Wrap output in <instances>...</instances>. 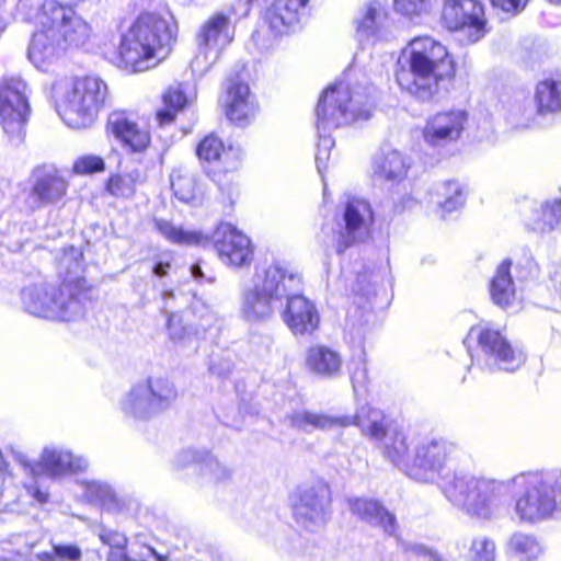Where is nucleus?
<instances>
[{
	"label": "nucleus",
	"instance_id": "nucleus-60",
	"mask_svg": "<svg viewBox=\"0 0 561 561\" xmlns=\"http://www.w3.org/2000/svg\"><path fill=\"white\" fill-rule=\"evenodd\" d=\"M194 459H195V454L193 451H190V450L184 451L178 458V466L185 467L188 461L194 460Z\"/></svg>",
	"mask_w": 561,
	"mask_h": 561
},
{
	"label": "nucleus",
	"instance_id": "nucleus-44",
	"mask_svg": "<svg viewBox=\"0 0 561 561\" xmlns=\"http://www.w3.org/2000/svg\"><path fill=\"white\" fill-rule=\"evenodd\" d=\"M537 113V108L530 105L516 103L508 111L507 122L514 128H527L534 123Z\"/></svg>",
	"mask_w": 561,
	"mask_h": 561
},
{
	"label": "nucleus",
	"instance_id": "nucleus-2",
	"mask_svg": "<svg viewBox=\"0 0 561 561\" xmlns=\"http://www.w3.org/2000/svg\"><path fill=\"white\" fill-rule=\"evenodd\" d=\"M82 252L70 247L60 259V284L37 283L21 291L23 308L30 314L49 320L72 321L83 316L82 295L87 289Z\"/></svg>",
	"mask_w": 561,
	"mask_h": 561
},
{
	"label": "nucleus",
	"instance_id": "nucleus-15",
	"mask_svg": "<svg viewBox=\"0 0 561 561\" xmlns=\"http://www.w3.org/2000/svg\"><path fill=\"white\" fill-rule=\"evenodd\" d=\"M440 21L465 44H474L486 34L483 5L478 0H445Z\"/></svg>",
	"mask_w": 561,
	"mask_h": 561
},
{
	"label": "nucleus",
	"instance_id": "nucleus-1",
	"mask_svg": "<svg viewBox=\"0 0 561 561\" xmlns=\"http://www.w3.org/2000/svg\"><path fill=\"white\" fill-rule=\"evenodd\" d=\"M512 486L519 490L514 510L522 522L535 524L561 512V470L530 471L507 480L456 473L443 491L466 514L489 519L504 507Z\"/></svg>",
	"mask_w": 561,
	"mask_h": 561
},
{
	"label": "nucleus",
	"instance_id": "nucleus-54",
	"mask_svg": "<svg viewBox=\"0 0 561 561\" xmlns=\"http://www.w3.org/2000/svg\"><path fill=\"white\" fill-rule=\"evenodd\" d=\"M490 2L505 12L517 13L526 7L528 0H490Z\"/></svg>",
	"mask_w": 561,
	"mask_h": 561
},
{
	"label": "nucleus",
	"instance_id": "nucleus-52",
	"mask_svg": "<svg viewBox=\"0 0 561 561\" xmlns=\"http://www.w3.org/2000/svg\"><path fill=\"white\" fill-rule=\"evenodd\" d=\"M168 333L173 342H181L187 335V330L183 324V318L179 313L168 316Z\"/></svg>",
	"mask_w": 561,
	"mask_h": 561
},
{
	"label": "nucleus",
	"instance_id": "nucleus-43",
	"mask_svg": "<svg viewBox=\"0 0 561 561\" xmlns=\"http://www.w3.org/2000/svg\"><path fill=\"white\" fill-rule=\"evenodd\" d=\"M468 561H495L496 546L493 539L486 536H477L472 539L467 553Z\"/></svg>",
	"mask_w": 561,
	"mask_h": 561
},
{
	"label": "nucleus",
	"instance_id": "nucleus-47",
	"mask_svg": "<svg viewBox=\"0 0 561 561\" xmlns=\"http://www.w3.org/2000/svg\"><path fill=\"white\" fill-rule=\"evenodd\" d=\"M331 130H318L319 141L317 145L316 164L318 172L322 174L330 159L331 149L334 147V139L330 135Z\"/></svg>",
	"mask_w": 561,
	"mask_h": 561
},
{
	"label": "nucleus",
	"instance_id": "nucleus-25",
	"mask_svg": "<svg viewBox=\"0 0 561 561\" xmlns=\"http://www.w3.org/2000/svg\"><path fill=\"white\" fill-rule=\"evenodd\" d=\"M224 105L227 117L240 126L247 125L257 108L249 85L242 82H231L228 85Z\"/></svg>",
	"mask_w": 561,
	"mask_h": 561
},
{
	"label": "nucleus",
	"instance_id": "nucleus-61",
	"mask_svg": "<svg viewBox=\"0 0 561 561\" xmlns=\"http://www.w3.org/2000/svg\"><path fill=\"white\" fill-rule=\"evenodd\" d=\"M254 0H239L238 2V11L240 15H248L250 11V7Z\"/></svg>",
	"mask_w": 561,
	"mask_h": 561
},
{
	"label": "nucleus",
	"instance_id": "nucleus-7",
	"mask_svg": "<svg viewBox=\"0 0 561 561\" xmlns=\"http://www.w3.org/2000/svg\"><path fill=\"white\" fill-rule=\"evenodd\" d=\"M371 100L366 91L340 81L328 87L317 105V130H332L357 119H368Z\"/></svg>",
	"mask_w": 561,
	"mask_h": 561
},
{
	"label": "nucleus",
	"instance_id": "nucleus-31",
	"mask_svg": "<svg viewBox=\"0 0 561 561\" xmlns=\"http://www.w3.org/2000/svg\"><path fill=\"white\" fill-rule=\"evenodd\" d=\"M408 159L396 149L378 152L371 163L373 178L379 181L400 182L408 173Z\"/></svg>",
	"mask_w": 561,
	"mask_h": 561
},
{
	"label": "nucleus",
	"instance_id": "nucleus-29",
	"mask_svg": "<svg viewBox=\"0 0 561 561\" xmlns=\"http://www.w3.org/2000/svg\"><path fill=\"white\" fill-rule=\"evenodd\" d=\"M354 515L363 520L380 527L385 534L397 537V519L378 501L368 499H352L348 501Z\"/></svg>",
	"mask_w": 561,
	"mask_h": 561
},
{
	"label": "nucleus",
	"instance_id": "nucleus-38",
	"mask_svg": "<svg viewBox=\"0 0 561 561\" xmlns=\"http://www.w3.org/2000/svg\"><path fill=\"white\" fill-rule=\"evenodd\" d=\"M171 187L174 195L183 202H192L197 197L198 186L195 176L186 169L179 168L171 174Z\"/></svg>",
	"mask_w": 561,
	"mask_h": 561
},
{
	"label": "nucleus",
	"instance_id": "nucleus-57",
	"mask_svg": "<svg viewBox=\"0 0 561 561\" xmlns=\"http://www.w3.org/2000/svg\"><path fill=\"white\" fill-rule=\"evenodd\" d=\"M26 489H27L28 494L32 497H34L37 502H39V503L47 502V500H48V493L47 492L41 491L35 485H28Z\"/></svg>",
	"mask_w": 561,
	"mask_h": 561
},
{
	"label": "nucleus",
	"instance_id": "nucleus-30",
	"mask_svg": "<svg viewBox=\"0 0 561 561\" xmlns=\"http://www.w3.org/2000/svg\"><path fill=\"white\" fill-rule=\"evenodd\" d=\"M309 0H276L264 13V22L275 37L286 34L298 21L299 10Z\"/></svg>",
	"mask_w": 561,
	"mask_h": 561
},
{
	"label": "nucleus",
	"instance_id": "nucleus-41",
	"mask_svg": "<svg viewBox=\"0 0 561 561\" xmlns=\"http://www.w3.org/2000/svg\"><path fill=\"white\" fill-rule=\"evenodd\" d=\"M507 547L512 553L527 561L537 559L542 551L535 537L523 533L513 534Z\"/></svg>",
	"mask_w": 561,
	"mask_h": 561
},
{
	"label": "nucleus",
	"instance_id": "nucleus-5",
	"mask_svg": "<svg viewBox=\"0 0 561 561\" xmlns=\"http://www.w3.org/2000/svg\"><path fill=\"white\" fill-rule=\"evenodd\" d=\"M301 275L282 262L256 266L251 284L240 296V316L250 323L268 320L283 305L290 290H300Z\"/></svg>",
	"mask_w": 561,
	"mask_h": 561
},
{
	"label": "nucleus",
	"instance_id": "nucleus-62",
	"mask_svg": "<svg viewBox=\"0 0 561 561\" xmlns=\"http://www.w3.org/2000/svg\"><path fill=\"white\" fill-rule=\"evenodd\" d=\"M0 473L2 476H11L10 466L5 461L1 450H0Z\"/></svg>",
	"mask_w": 561,
	"mask_h": 561
},
{
	"label": "nucleus",
	"instance_id": "nucleus-11",
	"mask_svg": "<svg viewBox=\"0 0 561 561\" xmlns=\"http://www.w3.org/2000/svg\"><path fill=\"white\" fill-rule=\"evenodd\" d=\"M36 23L42 27H50L64 48L82 47L91 38L90 24L79 16L71 7L56 0H46L36 15Z\"/></svg>",
	"mask_w": 561,
	"mask_h": 561
},
{
	"label": "nucleus",
	"instance_id": "nucleus-9",
	"mask_svg": "<svg viewBox=\"0 0 561 561\" xmlns=\"http://www.w3.org/2000/svg\"><path fill=\"white\" fill-rule=\"evenodd\" d=\"M463 343L469 351L477 344L480 353H471L470 356L472 365H477L481 370L499 367L514 371L525 362L524 354L514 350L502 333L486 322L471 327Z\"/></svg>",
	"mask_w": 561,
	"mask_h": 561
},
{
	"label": "nucleus",
	"instance_id": "nucleus-37",
	"mask_svg": "<svg viewBox=\"0 0 561 561\" xmlns=\"http://www.w3.org/2000/svg\"><path fill=\"white\" fill-rule=\"evenodd\" d=\"M434 203L438 206L442 216L458 209L463 204L462 188L459 183L448 181L437 186Z\"/></svg>",
	"mask_w": 561,
	"mask_h": 561
},
{
	"label": "nucleus",
	"instance_id": "nucleus-13",
	"mask_svg": "<svg viewBox=\"0 0 561 561\" xmlns=\"http://www.w3.org/2000/svg\"><path fill=\"white\" fill-rule=\"evenodd\" d=\"M13 458L24 468L25 472L33 478L42 474L58 479L67 474L84 471L89 462L80 455L59 446H46L39 454L37 461L28 460L27 456L20 449L8 446Z\"/></svg>",
	"mask_w": 561,
	"mask_h": 561
},
{
	"label": "nucleus",
	"instance_id": "nucleus-26",
	"mask_svg": "<svg viewBox=\"0 0 561 561\" xmlns=\"http://www.w3.org/2000/svg\"><path fill=\"white\" fill-rule=\"evenodd\" d=\"M388 20V13L378 0L365 2L356 18V36L360 43L375 42L382 34Z\"/></svg>",
	"mask_w": 561,
	"mask_h": 561
},
{
	"label": "nucleus",
	"instance_id": "nucleus-39",
	"mask_svg": "<svg viewBox=\"0 0 561 561\" xmlns=\"http://www.w3.org/2000/svg\"><path fill=\"white\" fill-rule=\"evenodd\" d=\"M561 224V199L553 198L541 204L540 216L531 226L539 232H550Z\"/></svg>",
	"mask_w": 561,
	"mask_h": 561
},
{
	"label": "nucleus",
	"instance_id": "nucleus-58",
	"mask_svg": "<svg viewBox=\"0 0 561 561\" xmlns=\"http://www.w3.org/2000/svg\"><path fill=\"white\" fill-rule=\"evenodd\" d=\"M130 558L127 556L125 549L111 550L107 556V561H129Z\"/></svg>",
	"mask_w": 561,
	"mask_h": 561
},
{
	"label": "nucleus",
	"instance_id": "nucleus-63",
	"mask_svg": "<svg viewBox=\"0 0 561 561\" xmlns=\"http://www.w3.org/2000/svg\"><path fill=\"white\" fill-rule=\"evenodd\" d=\"M36 558L39 560V561H55L56 560V554H55V549L53 550V552H39L36 554Z\"/></svg>",
	"mask_w": 561,
	"mask_h": 561
},
{
	"label": "nucleus",
	"instance_id": "nucleus-45",
	"mask_svg": "<svg viewBox=\"0 0 561 561\" xmlns=\"http://www.w3.org/2000/svg\"><path fill=\"white\" fill-rule=\"evenodd\" d=\"M220 53L215 48L210 49L204 45H198V50L191 61V69L193 73L203 76L208 71L211 65L216 61Z\"/></svg>",
	"mask_w": 561,
	"mask_h": 561
},
{
	"label": "nucleus",
	"instance_id": "nucleus-59",
	"mask_svg": "<svg viewBox=\"0 0 561 561\" xmlns=\"http://www.w3.org/2000/svg\"><path fill=\"white\" fill-rule=\"evenodd\" d=\"M170 270V263L168 262H159L153 267V274L163 277L168 274V271Z\"/></svg>",
	"mask_w": 561,
	"mask_h": 561
},
{
	"label": "nucleus",
	"instance_id": "nucleus-35",
	"mask_svg": "<svg viewBox=\"0 0 561 561\" xmlns=\"http://www.w3.org/2000/svg\"><path fill=\"white\" fill-rule=\"evenodd\" d=\"M382 453L387 459L407 473V466L412 462L411 443L403 432L391 431L382 443Z\"/></svg>",
	"mask_w": 561,
	"mask_h": 561
},
{
	"label": "nucleus",
	"instance_id": "nucleus-14",
	"mask_svg": "<svg viewBox=\"0 0 561 561\" xmlns=\"http://www.w3.org/2000/svg\"><path fill=\"white\" fill-rule=\"evenodd\" d=\"M457 450V445L446 438L424 437L413 447L412 462L407 466V474L416 481L434 482Z\"/></svg>",
	"mask_w": 561,
	"mask_h": 561
},
{
	"label": "nucleus",
	"instance_id": "nucleus-48",
	"mask_svg": "<svg viewBox=\"0 0 561 561\" xmlns=\"http://www.w3.org/2000/svg\"><path fill=\"white\" fill-rule=\"evenodd\" d=\"M331 130H318L319 141L317 145L316 164L318 172L322 174L330 159L331 149L334 147V139L330 135Z\"/></svg>",
	"mask_w": 561,
	"mask_h": 561
},
{
	"label": "nucleus",
	"instance_id": "nucleus-56",
	"mask_svg": "<svg viewBox=\"0 0 561 561\" xmlns=\"http://www.w3.org/2000/svg\"><path fill=\"white\" fill-rule=\"evenodd\" d=\"M405 551L411 556H432V552L420 543H407L404 545Z\"/></svg>",
	"mask_w": 561,
	"mask_h": 561
},
{
	"label": "nucleus",
	"instance_id": "nucleus-64",
	"mask_svg": "<svg viewBox=\"0 0 561 561\" xmlns=\"http://www.w3.org/2000/svg\"><path fill=\"white\" fill-rule=\"evenodd\" d=\"M149 552L156 558L157 561H170L168 556L158 553L153 548H148Z\"/></svg>",
	"mask_w": 561,
	"mask_h": 561
},
{
	"label": "nucleus",
	"instance_id": "nucleus-36",
	"mask_svg": "<svg viewBox=\"0 0 561 561\" xmlns=\"http://www.w3.org/2000/svg\"><path fill=\"white\" fill-rule=\"evenodd\" d=\"M535 101L539 114L561 112V81L546 79L535 89Z\"/></svg>",
	"mask_w": 561,
	"mask_h": 561
},
{
	"label": "nucleus",
	"instance_id": "nucleus-12",
	"mask_svg": "<svg viewBox=\"0 0 561 561\" xmlns=\"http://www.w3.org/2000/svg\"><path fill=\"white\" fill-rule=\"evenodd\" d=\"M28 94V85L22 78L0 79V125L12 141L20 142L24 137L31 113Z\"/></svg>",
	"mask_w": 561,
	"mask_h": 561
},
{
	"label": "nucleus",
	"instance_id": "nucleus-55",
	"mask_svg": "<svg viewBox=\"0 0 561 561\" xmlns=\"http://www.w3.org/2000/svg\"><path fill=\"white\" fill-rule=\"evenodd\" d=\"M367 378V369L365 364H359V366L351 373V380L353 382L354 388L357 386H363Z\"/></svg>",
	"mask_w": 561,
	"mask_h": 561
},
{
	"label": "nucleus",
	"instance_id": "nucleus-21",
	"mask_svg": "<svg viewBox=\"0 0 561 561\" xmlns=\"http://www.w3.org/2000/svg\"><path fill=\"white\" fill-rule=\"evenodd\" d=\"M373 211L367 201L352 197L347 201L344 211L345 233L339 236L336 251L344 252L351 244L363 240L373 222Z\"/></svg>",
	"mask_w": 561,
	"mask_h": 561
},
{
	"label": "nucleus",
	"instance_id": "nucleus-53",
	"mask_svg": "<svg viewBox=\"0 0 561 561\" xmlns=\"http://www.w3.org/2000/svg\"><path fill=\"white\" fill-rule=\"evenodd\" d=\"M56 558L67 561H78L81 558V550L75 545H55Z\"/></svg>",
	"mask_w": 561,
	"mask_h": 561
},
{
	"label": "nucleus",
	"instance_id": "nucleus-32",
	"mask_svg": "<svg viewBox=\"0 0 561 561\" xmlns=\"http://www.w3.org/2000/svg\"><path fill=\"white\" fill-rule=\"evenodd\" d=\"M196 99L195 87L188 83L175 82L165 90L162 100L165 106L157 113L160 125H167L174 121L178 112L193 103Z\"/></svg>",
	"mask_w": 561,
	"mask_h": 561
},
{
	"label": "nucleus",
	"instance_id": "nucleus-10",
	"mask_svg": "<svg viewBox=\"0 0 561 561\" xmlns=\"http://www.w3.org/2000/svg\"><path fill=\"white\" fill-rule=\"evenodd\" d=\"M293 428L310 433L314 430H334L357 425L363 433L374 439H383L391 431L388 430V420L385 414L374 408H363L356 416H336L310 411H296L286 416Z\"/></svg>",
	"mask_w": 561,
	"mask_h": 561
},
{
	"label": "nucleus",
	"instance_id": "nucleus-18",
	"mask_svg": "<svg viewBox=\"0 0 561 561\" xmlns=\"http://www.w3.org/2000/svg\"><path fill=\"white\" fill-rule=\"evenodd\" d=\"M534 264L530 261L513 264L511 260L502 261L491 280L490 294L494 304L507 308L517 299V284L533 277Z\"/></svg>",
	"mask_w": 561,
	"mask_h": 561
},
{
	"label": "nucleus",
	"instance_id": "nucleus-8",
	"mask_svg": "<svg viewBox=\"0 0 561 561\" xmlns=\"http://www.w3.org/2000/svg\"><path fill=\"white\" fill-rule=\"evenodd\" d=\"M178 397V389L169 378L149 377L136 382L123 394L119 411L126 419L147 421L169 410Z\"/></svg>",
	"mask_w": 561,
	"mask_h": 561
},
{
	"label": "nucleus",
	"instance_id": "nucleus-28",
	"mask_svg": "<svg viewBox=\"0 0 561 561\" xmlns=\"http://www.w3.org/2000/svg\"><path fill=\"white\" fill-rule=\"evenodd\" d=\"M196 153L199 160L208 163H218L225 171L237 170L241 160L239 148L226 147L224 141L215 135L206 136L198 144Z\"/></svg>",
	"mask_w": 561,
	"mask_h": 561
},
{
	"label": "nucleus",
	"instance_id": "nucleus-16",
	"mask_svg": "<svg viewBox=\"0 0 561 561\" xmlns=\"http://www.w3.org/2000/svg\"><path fill=\"white\" fill-rule=\"evenodd\" d=\"M330 502V490L325 483L300 488L293 497L294 517L301 527L316 530L325 524Z\"/></svg>",
	"mask_w": 561,
	"mask_h": 561
},
{
	"label": "nucleus",
	"instance_id": "nucleus-20",
	"mask_svg": "<svg viewBox=\"0 0 561 561\" xmlns=\"http://www.w3.org/2000/svg\"><path fill=\"white\" fill-rule=\"evenodd\" d=\"M468 123L461 108L440 111L430 116L423 129L424 141L433 148H444L458 141Z\"/></svg>",
	"mask_w": 561,
	"mask_h": 561
},
{
	"label": "nucleus",
	"instance_id": "nucleus-34",
	"mask_svg": "<svg viewBox=\"0 0 561 561\" xmlns=\"http://www.w3.org/2000/svg\"><path fill=\"white\" fill-rule=\"evenodd\" d=\"M146 182V174L139 168H133L112 174L106 182V191L116 198L130 199L137 186Z\"/></svg>",
	"mask_w": 561,
	"mask_h": 561
},
{
	"label": "nucleus",
	"instance_id": "nucleus-27",
	"mask_svg": "<svg viewBox=\"0 0 561 561\" xmlns=\"http://www.w3.org/2000/svg\"><path fill=\"white\" fill-rule=\"evenodd\" d=\"M305 365L310 374L323 379H333L342 374L343 358L331 347L314 345L308 348Z\"/></svg>",
	"mask_w": 561,
	"mask_h": 561
},
{
	"label": "nucleus",
	"instance_id": "nucleus-42",
	"mask_svg": "<svg viewBox=\"0 0 561 561\" xmlns=\"http://www.w3.org/2000/svg\"><path fill=\"white\" fill-rule=\"evenodd\" d=\"M84 495L90 502L99 503L108 510L113 508L116 504L115 493L105 482H84Z\"/></svg>",
	"mask_w": 561,
	"mask_h": 561
},
{
	"label": "nucleus",
	"instance_id": "nucleus-19",
	"mask_svg": "<svg viewBox=\"0 0 561 561\" xmlns=\"http://www.w3.org/2000/svg\"><path fill=\"white\" fill-rule=\"evenodd\" d=\"M106 131L130 152H144L151 142L148 126L135 113L127 111L112 112L107 117Z\"/></svg>",
	"mask_w": 561,
	"mask_h": 561
},
{
	"label": "nucleus",
	"instance_id": "nucleus-50",
	"mask_svg": "<svg viewBox=\"0 0 561 561\" xmlns=\"http://www.w3.org/2000/svg\"><path fill=\"white\" fill-rule=\"evenodd\" d=\"M430 7L431 0H394L396 11L410 18L425 13Z\"/></svg>",
	"mask_w": 561,
	"mask_h": 561
},
{
	"label": "nucleus",
	"instance_id": "nucleus-6",
	"mask_svg": "<svg viewBox=\"0 0 561 561\" xmlns=\"http://www.w3.org/2000/svg\"><path fill=\"white\" fill-rule=\"evenodd\" d=\"M50 91L59 116L76 129L90 127L107 98V84L95 76L57 79Z\"/></svg>",
	"mask_w": 561,
	"mask_h": 561
},
{
	"label": "nucleus",
	"instance_id": "nucleus-22",
	"mask_svg": "<svg viewBox=\"0 0 561 561\" xmlns=\"http://www.w3.org/2000/svg\"><path fill=\"white\" fill-rule=\"evenodd\" d=\"M32 176L33 186L28 197L32 207L56 203L66 195L68 183L55 167L36 168Z\"/></svg>",
	"mask_w": 561,
	"mask_h": 561
},
{
	"label": "nucleus",
	"instance_id": "nucleus-49",
	"mask_svg": "<svg viewBox=\"0 0 561 561\" xmlns=\"http://www.w3.org/2000/svg\"><path fill=\"white\" fill-rule=\"evenodd\" d=\"M72 170L76 174L87 175L105 170L103 158L95 154H84L76 159Z\"/></svg>",
	"mask_w": 561,
	"mask_h": 561
},
{
	"label": "nucleus",
	"instance_id": "nucleus-3",
	"mask_svg": "<svg viewBox=\"0 0 561 561\" xmlns=\"http://www.w3.org/2000/svg\"><path fill=\"white\" fill-rule=\"evenodd\" d=\"M178 26L171 14L142 12L122 34L116 65L130 72L154 68L167 58Z\"/></svg>",
	"mask_w": 561,
	"mask_h": 561
},
{
	"label": "nucleus",
	"instance_id": "nucleus-40",
	"mask_svg": "<svg viewBox=\"0 0 561 561\" xmlns=\"http://www.w3.org/2000/svg\"><path fill=\"white\" fill-rule=\"evenodd\" d=\"M156 229L169 241L179 244H199L204 236L197 231H186L163 219L154 220Z\"/></svg>",
	"mask_w": 561,
	"mask_h": 561
},
{
	"label": "nucleus",
	"instance_id": "nucleus-17",
	"mask_svg": "<svg viewBox=\"0 0 561 561\" xmlns=\"http://www.w3.org/2000/svg\"><path fill=\"white\" fill-rule=\"evenodd\" d=\"M214 242L220 260L226 265L236 268L251 265L254 257V245L245 233L231 224L224 222L217 227Z\"/></svg>",
	"mask_w": 561,
	"mask_h": 561
},
{
	"label": "nucleus",
	"instance_id": "nucleus-24",
	"mask_svg": "<svg viewBox=\"0 0 561 561\" xmlns=\"http://www.w3.org/2000/svg\"><path fill=\"white\" fill-rule=\"evenodd\" d=\"M61 41H58L50 27H42L33 34L27 56L30 61L39 70L46 71L64 53Z\"/></svg>",
	"mask_w": 561,
	"mask_h": 561
},
{
	"label": "nucleus",
	"instance_id": "nucleus-4",
	"mask_svg": "<svg viewBox=\"0 0 561 561\" xmlns=\"http://www.w3.org/2000/svg\"><path fill=\"white\" fill-rule=\"evenodd\" d=\"M400 65L397 82L423 100L436 92L439 80L454 75V61L446 46L428 35L410 41L402 51Z\"/></svg>",
	"mask_w": 561,
	"mask_h": 561
},
{
	"label": "nucleus",
	"instance_id": "nucleus-46",
	"mask_svg": "<svg viewBox=\"0 0 561 561\" xmlns=\"http://www.w3.org/2000/svg\"><path fill=\"white\" fill-rule=\"evenodd\" d=\"M201 472L209 476L217 482H224L231 478L232 471L213 456H206L201 463Z\"/></svg>",
	"mask_w": 561,
	"mask_h": 561
},
{
	"label": "nucleus",
	"instance_id": "nucleus-23",
	"mask_svg": "<svg viewBox=\"0 0 561 561\" xmlns=\"http://www.w3.org/2000/svg\"><path fill=\"white\" fill-rule=\"evenodd\" d=\"M299 290H290L285 296L287 300L283 319L295 334H311L319 327L320 317L314 305L306 297L298 295Z\"/></svg>",
	"mask_w": 561,
	"mask_h": 561
},
{
	"label": "nucleus",
	"instance_id": "nucleus-51",
	"mask_svg": "<svg viewBox=\"0 0 561 561\" xmlns=\"http://www.w3.org/2000/svg\"><path fill=\"white\" fill-rule=\"evenodd\" d=\"M99 538L104 545L108 546L111 550L126 549L128 541L124 534L107 528L100 529Z\"/></svg>",
	"mask_w": 561,
	"mask_h": 561
},
{
	"label": "nucleus",
	"instance_id": "nucleus-33",
	"mask_svg": "<svg viewBox=\"0 0 561 561\" xmlns=\"http://www.w3.org/2000/svg\"><path fill=\"white\" fill-rule=\"evenodd\" d=\"M229 24V18L226 15L220 13L213 15L198 32V45H204L210 49L215 48L216 51L220 53L232 41Z\"/></svg>",
	"mask_w": 561,
	"mask_h": 561
}]
</instances>
